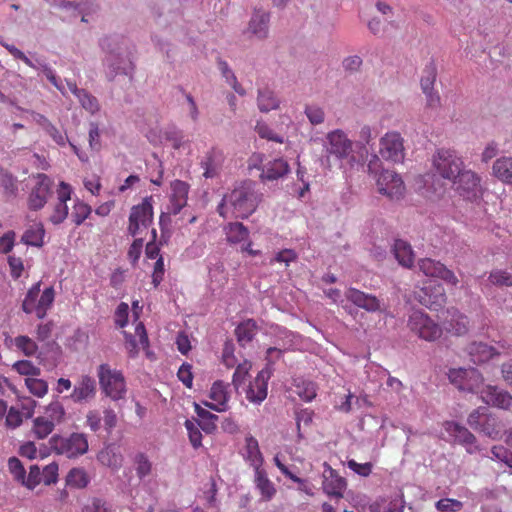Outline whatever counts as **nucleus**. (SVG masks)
I'll return each mask as SVG.
<instances>
[{"label":"nucleus","mask_w":512,"mask_h":512,"mask_svg":"<svg viewBox=\"0 0 512 512\" xmlns=\"http://www.w3.org/2000/svg\"><path fill=\"white\" fill-rule=\"evenodd\" d=\"M246 442V459L254 470L263 468V456L259 448L258 441L253 437L249 436L245 439Z\"/></svg>","instance_id":"72a5a7b5"},{"label":"nucleus","mask_w":512,"mask_h":512,"mask_svg":"<svg viewBox=\"0 0 512 512\" xmlns=\"http://www.w3.org/2000/svg\"><path fill=\"white\" fill-rule=\"evenodd\" d=\"M34 179L36 183L29 193L27 205L30 210L38 211L46 205L48 199L51 197L53 193V181L44 173L36 174Z\"/></svg>","instance_id":"9b49d317"},{"label":"nucleus","mask_w":512,"mask_h":512,"mask_svg":"<svg viewBox=\"0 0 512 512\" xmlns=\"http://www.w3.org/2000/svg\"><path fill=\"white\" fill-rule=\"evenodd\" d=\"M262 196V193L255 190L252 182H243L230 193L224 195L217 207V212L220 216L226 218L227 206H230L236 218H248L256 211L262 201Z\"/></svg>","instance_id":"f257e3e1"},{"label":"nucleus","mask_w":512,"mask_h":512,"mask_svg":"<svg viewBox=\"0 0 512 512\" xmlns=\"http://www.w3.org/2000/svg\"><path fill=\"white\" fill-rule=\"evenodd\" d=\"M66 415L65 408L59 401L51 402L46 406L43 416L56 426L64 421Z\"/></svg>","instance_id":"a19ab883"},{"label":"nucleus","mask_w":512,"mask_h":512,"mask_svg":"<svg viewBox=\"0 0 512 512\" xmlns=\"http://www.w3.org/2000/svg\"><path fill=\"white\" fill-rule=\"evenodd\" d=\"M25 385L29 392L36 397H43L48 392V384L43 379L28 377L25 379Z\"/></svg>","instance_id":"de8ad7c7"},{"label":"nucleus","mask_w":512,"mask_h":512,"mask_svg":"<svg viewBox=\"0 0 512 512\" xmlns=\"http://www.w3.org/2000/svg\"><path fill=\"white\" fill-rule=\"evenodd\" d=\"M8 468L10 473L13 475L14 479L23 484L26 476V471L21 461L16 457H11L8 460Z\"/></svg>","instance_id":"4d7b16f0"},{"label":"nucleus","mask_w":512,"mask_h":512,"mask_svg":"<svg viewBox=\"0 0 512 512\" xmlns=\"http://www.w3.org/2000/svg\"><path fill=\"white\" fill-rule=\"evenodd\" d=\"M170 188L167 214L177 215L187 205L190 186L187 182L177 179L171 182Z\"/></svg>","instance_id":"4468645a"},{"label":"nucleus","mask_w":512,"mask_h":512,"mask_svg":"<svg viewBox=\"0 0 512 512\" xmlns=\"http://www.w3.org/2000/svg\"><path fill=\"white\" fill-rule=\"evenodd\" d=\"M42 481V472L40 468L36 465L30 467V471L28 477L25 476L24 483L27 488L33 489Z\"/></svg>","instance_id":"0e129e2a"},{"label":"nucleus","mask_w":512,"mask_h":512,"mask_svg":"<svg viewBox=\"0 0 512 512\" xmlns=\"http://www.w3.org/2000/svg\"><path fill=\"white\" fill-rule=\"evenodd\" d=\"M467 352L474 364H483L491 360L495 356H499L501 352L494 346L483 342H472L467 347Z\"/></svg>","instance_id":"393cba45"},{"label":"nucleus","mask_w":512,"mask_h":512,"mask_svg":"<svg viewBox=\"0 0 512 512\" xmlns=\"http://www.w3.org/2000/svg\"><path fill=\"white\" fill-rule=\"evenodd\" d=\"M492 421H494V419L485 414L484 411H481V409L473 410L467 419L472 429L482 431L489 437H493L492 431H494V429H489L490 422Z\"/></svg>","instance_id":"c756f323"},{"label":"nucleus","mask_w":512,"mask_h":512,"mask_svg":"<svg viewBox=\"0 0 512 512\" xmlns=\"http://www.w3.org/2000/svg\"><path fill=\"white\" fill-rule=\"evenodd\" d=\"M481 399L486 404L500 409L508 410L512 407V395L496 386L486 385L485 389L482 390Z\"/></svg>","instance_id":"5701e85b"},{"label":"nucleus","mask_w":512,"mask_h":512,"mask_svg":"<svg viewBox=\"0 0 512 512\" xmlns=\"http://www.w3.org/2000/svg\"><path fill=\"white\" fill-rule=\"evenodd\" d=\"M67 482L69 485L81 488L87 485L88 480L86 473L82 469L74 468L68 473Z\"/></svg>","instance_id":"052dcab7"},{"label":"nucleus","mask_w":512,"mask_h":512,"mask_svg":"<svg viewBox=\"0 0 512 512\" xmlns=\"http://www.w3.org/2000/svg\"><path fill=\"white\" fill-rule=\"evenodd\" d=\"M293 385L297 395L305 402H311L317 396V385L313 381L296 378Z\"/></svg>","instance_id":"4c0bfd02"},{"label":"nucleus","mask_w":512,"mask_h":512,"mask_svg":"<svg viewBox=\"0 0 512 512\" xmlns=\"http://www.w3.org/2000/svg\"><path fill=\"white\" fill-rule=\"evenodd\" d=\"M14 344L25 356H33L38 351V345L34 340L25 335L15 337Z\"/></svg>","instance_id":"c03bdc74"},{"label":"nucleus","mask_w":512,"mask_h":512,"mask_svg":"<svg viewBox=\"0 0 512 512\" xmlns=\"http://www.w3.org/2000/svg\"><path fill=\"white\" fill-rule=\"evenodd\" d=\"M257 134L263 138L277 143H283V138L277 135L266 123L257 122L255 126Z\"/></svg>","instance_id":"13d9d810"},{"label":"nucleus","mask_w":512,"mask_h":512,"mask_svg":"<svg viewBox=\"0 0 512 512\" xmlns=\"http://www.w3.org/2000/svg\"><path fill=\"white\" fill-rule=\"evenodd\" d=\"M305 114L312 125H319L324 122L325 113L323 109L317 105L306 106Z\"/></svg>","instance_id":"bf43d9fd"},{"label":"nucleus","mask_w":512,"mask_h":512,"mask_svg":"<svg viewBox=\"0 0 512 512\" xmlns=\"http://www.w3.org/2000/svg\"><path fill=\"white\" fill-rule=\"evenodd\" d=\"M271 372L268 369L261 370L251 381L245 390L246 398L249 402L260 404L267 397L268 380Z\"/></svg>","instance_id":"dca6fc26"},{"label":"nucleus","mask_w":512,"mask_h":512,"mask_svg":"<svg viewBox=\"0 0 512 512\" xmlns=\"http://www.w3.org/2000/svg\"><path fill=\"white\" fill-rule=\"evenodd\" d=\"M449 330L457 336L465 335L469 331V319L466 315L455 310L452 313Z\"/></svg>","instance_id":"ea45409f"},{"label":"nucleus","mask_w":512,"mask_h":512,"mask_svg":"<svg viewBox=\"0 0 512 512\" xmlns=\"http://www.w3.org/2000/svg\"><path fill=\"white\" fill-rule=\"evenodd\" d=\"M436 68L433 64L426 66L423 72V76L420 80V85L423 92H429L434 89V83L436 81Z\"/></svg>","instance_id":"3c124183"},{"label":"nucleus","mask_w":512,"mask_h":512,"mask_svg":"<svg viewBox=\"0 0 512 512\" xmlns=\"http://www.w3.org/2000/svg\"><path fill=\"white\" fill-rule=\"evenodd\" d=\"M76 97L78 98L82 108L88 111L89 113L95 114L99 111L100 106L97 98L91 95L86 90H81Z\"/></svg>","instance_id":"8fccbe9b"},{"label":"nucleus","mask_w":512,"mask_h":512,"mask_svg":"<svg viewBox=\"0 0 512 512\" xmlns=\"http://www.w3.org/2000/svg\"><path fill=\"white\" fill-rule=\"evenodd\" d=\"M432 167L436 175L449 182H456L464 167L463 159L449 148L437 149L432 157Z\"/></svg>","instance_id":"20e7f679"},{"label":"nucleus","mask_w":512,"mask_h":512,"mask_svg":"<svg viewBox=\"0 0 512 512\" xmlns=\"http://www.w3.org/2000/svg\"><path fill=\"white\" fill-rule=\"evenodd\" d=\"M393 253L395 258L398 260L399 264L404 267L410 268L414 263V253L411 248V245L401 239L395 240L393 246Z\"/></svg>","instance_id":"2f4dec72"},{"label":"nucleus","mask_w":512,"mask_h":512,"mask_svg":"<svg viewBox=\"0 0 512 512\" xmlns=\"http://www.w3.org/2000/svg\"><path fill=\"white\" fill-rule=\"evenodd\" d=\"M8 265L10 268V274L13 279H19L24 271L23 260L20 257L11 255L8 257Z\"/></svg>","instance_id":"774afa93"},{"label":"nucleus","mask_w":512,"mask_h":512,"mask_svg":"<svg viewBox=\"0 0 512 512\" xmlns=\"http://www.w3.org/2000/svg\"><path fill=\"white\" fill-rule=\"evenodd\" d=\"M493 175L501 182L512 184V157L498 158L492 167Z\"/></svg>","instance_id":"7c9ffc66"},{"label":"nucleus","mask_w":512,"mask_h":512,"mask_svg":"<svg viewBox=\"0 0 512 512\" xmlns=\"http://www.w3.org/2000/svg\"><path fill=\"white\" fill-rule=\"evenodd\" d=\"M97 377L102 393L113 401L122 400L127 394V384L122 371L107 363L99 365Z\"/></svg>","instance_id":"7ed1b4c3"},{"label":"nucleus","mask_w":512,"mask_h":512,"mask_svg":"<svg viewBox=\"0 0 512 512\" xmlns=\"http://www.w3.org/2000/svg\"><path fill=\"white\" fill-rule=\"evenodd\" d=\"M261 170L260 178L262 180L273 181L286 175L289 172V165L284 159L279 158L267 162Z\"/></svg>","instance_id":"cd10ccee"},{"label":"nucleus","mask_w":512,"mask_h":512,"mask_svg":"<svg viewBox=\"0 0 512 512\" xmlns=\"http://www.w3.org/2000/svg\"><path fill=\"white\" fill-rule=\"evenodd\" d=\"M32 422L31 432L35 438L40 440L47 438L55 428L52 421L48 420V418L43 415L37 416Z\"/></svg>","instance_id":"58836bf2"},{"label":"nucleus","mask_w":512,"mask_h":512,"mask_svg":"<svg viewBox=\"0 0 512 512\" xmlns=\"http://www.w3.org/2000/svg\"><path fill=\"white\" fill-rule=\"evenodd\" d=\"M134 463H135L136 474L139 479H143L151 474L153 466H152L151 461L148 459V457L145 454H143V453L137 454L135 456Z\"/></svg>","instance_id":"09e8293b"},{"label":"nucleus","mask_w":512,"mask_h":512,"mask_svg":"<svg viewBox=\"0 0 512 512\" xmlns=\"http://www.w3.org/2000/svg\"><path fill=\"white\" fill-rule=\"evenodd\" d=\"M443 428L455 442L464 446L468 453H473L477 449L476 438L466 427L454 421H445Z\"/></svg>","instance_id":"f3484780"},{"label":"nucleus","mask_w":512,"mask_h":512,"mask_svg":"<svg viewBox=\"0 0 512 512\" xmlns=\"http://www.w3.org/2000/svg\"><path fill=\"white\" fill-rule=\"evenodd\" d=\"M345 296L347 300L352 302L354 305L368 312H377L381 310L380 300L372 294H368L351 287L345 292Z\"/></svg>","instance_id":"4be33fe9"},{"label":"nucleus","mask_w":512,"mask_h":512,"mask_svg":"<svg viewBox=\"0 0 512 512\" xmlns=\"http://www.w3.org/2000/svg\"><path fill=\"white\" fill-rule=\"evenodd\" d=\"M346 489V480L341 477L335 470L329 469V475L324 476L323 480V491L336 498L343 497V493Z\"/></svg>","instance_id":"bb28decb"},{"label":"nucleus","mask_w":512,"mask_h":512,"mask_svg":"<svg viewBox=\"0 0 512 512\" xmlns=\"http://www.w3.org/2000/svg\"><path fill=\"white\" fill-rule=\"evenodd\" d=\"M376 184L378 192L390 199H400L404 195V182L394 171H382L377 178Z\"/></svg>","instance_id":"f8f14e48"},{"label":"nucleus","mask_w":512,"mask_h":512,"mask_svg":"<svg viewBox=\"0 0 512 512\" xmlns=\"http://www.w3.org/2000/svg\"><path fill=\"white\" fill-rule=\"evenodd\" d=\"M419 269L429 277L442 279L447 284L456 286L459 282L455 273L448 269L444 264L431 258L421 259L418 263Z\"/></svg>","instance_id":"ddd939ff"},{"label":"nucleus","mask_w":512,"mask_h":512,"mask_svg":"<svg viewBox=\"0 0 512 512\" xmlns=\"http://www.w3.org/2000/svg\"><path fill=\"white\" fill-rule=\"evenodd\" d=\"M408 327L420 339L433 342L442 335V328L426 313L415 310L409 315Z\"/></svg>","instance_id":"1a4fd4ad"},{"label":"nucleus","mask_w":512,"mask_h":512,"mask_svg":"<svg viewBox=\"0 0 512 512\" xmlns=\"http://www.w3.org/2000/svg\"><path fill=\"white\" fill-rule=\"evenodd\" d=\"M424 296L420 302L431 310H437L446 302V293L444 287L436 282L430 281L422 289Z\"/></svg>","instance_id":"412c9836"},{"label":"nucleus","mask_w":512,"mask_h":512,"mask_svg":"<svg viewBox=\"0 0 512 512\" xmlns=\"http://www.w3.org/2000/svg\"><path fill=\"white\" fill-rule=\"evenodd\" d=\"M251 366L252 365L250 362L244 361L236 367L232 377V384L234 385L235 389H239V387L245 382Z\"/></svg>","instance_id":"5fc2aeb1"},{"label":"nucleus","mask_w":512,"mask_h":512,"mask_svg":"<svg viewBox=\"0 0 512 512\" xmlns=\"http://www.w3.org/2000/svg\"><path fill=\"white\" fill-rule=\"evenodd\" d=\"M153 223V199L145 197L143 201L131 208L128 232L133 236H142Z\"/></svg>","instance_id":"0eeeda50"},{"label":"nucleus","mask_w":512,"mask_h":512,"mask_svg":"<svg viewBox=\"0 0 512 512\" xmlns=\"http://www.w3.org/2000/svg\"><path fill=\"white\" fill-rule=\"evenodd\" d=\"M91 206L88 204L77 200L73 206L72 210V220L76 225H81L91 214Z\"/></svg>","instance_id":"49530a36"},{"label":"nucleus","mask_w":512,"mask_h":512,"mask_svg":"<svg viewBox=\"0 0 512 512\" xmlns=\"http://www.w3.org/2000/svg\"><path fill=\"white\" fill-rule=\"evenodd\" d=\"M456 190L467 199L475 198L480 191V177L472 170L464 168L457 176L456 182H451Z\"/></svg>","instance_id":"2eb2a0df"},{"label":"nucleus","mask_w":512,"mask_h":512,"mask_svg":"<svg viewBox=\"0 0 512 512\" xmlns=\"http://www.w3.org/2000/svg\"><path fill=\"white\" fill-rule=\"evenodd\" d=\"M12 368L20 375L25 376H39L41 373L40 368L29 360H19L13 364Z\"/></svg>","instance_id":"603ef678"},{"label":"nucleus","mask_w":512,"mask_h":512,"mask_svg":"<svg viewBox=\"0 0 512 512\" xmlns=\"http://www.w3.org/2000/svg\"><path fill=\"white\" fill-rule=\"evenodd\" d=\"M219 68H220L223 76L226 78L227 82L232 85L235 92L238 93L239 95H244L245 90L237 82L236 76L234 75L233 71L229 68L228 64L225 61H220Z\"/></svg>","instance_id":"6e6d98bb"},{"label":"nucleus","mask_w":512,"mask_h":512,"mask_svg":"<svg viewBox=\"0 0 512 512\" xmlns=\"http://www.w3.org/2000/svg\"><path fill=\"white\" fill-rule=\"evenodd\" d=\"M41 282H37L34 284L27 292L23 302H22V310L31 314L35 312L37 318L43 319L48 310L53 305L55 299V291L52 286L47 287L43 290L39 299L37 300L40 293Z\"/></svg>","instance_id":"39448f33"},{"label":"nucleus","mask_w":512,"mask_h":512,"mask_svg":"<svg viewBox=\"0 0 512 512\" xmlns=\"http://www.w3.org/2000/svg\"><path fill=\"white\" fill-rule=\"evenodd\" d=\"M255 488L260 494V500L263 502L271 501L276 493L277 489L275 484L270 480L268 474L264 468L254 470L253 479Z\"/></svg>","instance_id":"b1692460"},{"label":"nucleus","mask_w":512,"mask_h":512,"mask_svg":"<svg viewBox=\"0 0 512 512\" xmlns=\"http://www.w3.org/2000/svg\"><path fill=\"white\" fill-rule=\"evenodd\" d=\"M49 443L52 449L68 458H75L85 454L88 451V440L83 433H72L67 437L53 435Z\"/></svg>","instance_id":"423d86ee"},{"label":"nucleus","mask_w":512,"mask_h":512,"mask_svg":"<svg viewBox=\"0 0 512 512\" xmlns=\"http://www.w3.org/2000/svg\"><path fill=\"white\" fill-rule=\"evenodd\" d=\"M280 101L269 88L259 89L257 105L261 112L267 113L279 107Z\"/></svg>","instance_id":"c9c22d12"},{"label":"nucleus","mask_w":512,"mask_h":512,"mask_svg":"<svg viewBox=\"0 0 512 512\" xmlns=\"http://www.w3.org/2000/svg\"><path fill=\"white\" fill-rule=\"evenodd\" d=\"M143 246L144 238L142 236L135 237L133 243L130 245L128 250V258L133 264H135L139 260Z\"/></svg>","instance_id":"e2e57ef3"},{"label":"nucleus","mask_w":512,"mask_h":512,"mask_svg":"<svg viewBox=\"0 0 512 512\" xmlns=\"http://www.w3.org/2000/svg\"><path fill=\"white\" fill-rule=\"evenodd\" d=\"M448 378L459 390L480 394V396L486 387L482 374L475 368L450 369Z\"/></svg>","instance_id":"6e6552de"},{"label":"nucleus","mask_w":512,"mask_h":512,"mask_svg":"<svg viewBox=\"0 0 512 512\" xmlns=\"http://www.w3.org/2000/svg\"><path fill=\"white\" fill-rule=\"evenodd\" d=\"M223 161V154L220 150L211 149L207 152L203 160L201 161V167L203 168V176L205 178H213L217 175Z\"/></svg>","instance_id":"c85d7f7f"},{"label":"nucleus","mask_w":512,"mask_h":512,"mask_svg":"<svg viewBox=\"0 0 512 512\" xmlns=\"http://www.w3.org/2000/svg\"><path fill=\"white\" fill-rule=\"evenodd\" d=\"M493 458L505 463L509 468L512 469V452H510L504 446H493L491 449Z\"/></svg>","instance_id":"680f3d73"},{"label":"nucleus","mask_w":512,"mask_h":512,"mask_svg":"<svg viewBox=\"0 0 512 512\" xmlns=\"http://www.w3.org/2000/svg\"><path fill=\"white\" fill-rule=\"evenodd\" d=\"M185 427L188 432L191 445L196 449L199 448L202 445V433L199 429V423L186 420Z\"/></svg>","instance_id":"864d4df0"},{"label":"nucleus","mask_w":512,"mask_h":512,"mask_svg":"<svg viewBox=\"0 0 512 512\" xmlns=\"http://www.w3.org/2000/svg\"><path fill=\"white\" fill-rule=\"evenodd\" d=\"M225 232L227 241L232 244L246 242L249 239L248 228L240 222L229 223L225 227Z\"/></svg>","instance_id":"f704fd0d"},{"label":"nucleus","mask_w":512,"mask_h":512,"mask_svg":"<svg viewBox=\"0 0 512 512\" xmlns=\"http://www.w3.org/2000/svg\"><path fill=\"white\" fill-rule=\"evenodd\" d=\"M323 151L326 157L335 158L338 161H346L353 168L363 162V156L354 153V142L342 129L328 132L323 140Z\"/></svg>","instance_id":"f03ea898"},{"label":"nucleus","mask_w":512,"mask_h":512,"mask_svg":"<svg viewBox=\"0 0 512 512\" xmlns=\"http://www.w3.org/2000/svg\"><path fill=\"white\" fill-rule=\"evenodd\" d=\"M463 507L462 502L456 499H441L436 503V508L442 512H457L460 511Z\"/></svg>","instance_id":"338daca9"},{"label":"nucleus","mask_w":512,"mask_h":512,"mask_svg":"<svg viewBox=\"0 0 512 512\" xmlns=\"http://www.w3.org/2000/svg\"><path fill=\"white\" fill-rule=\"evenodd\" d=\"M71 194V186L64 181H61L57 189V203L54 205L52 214L49 216V220L53 224H60L67 218V201L71 199Z\"/></svg>","instance_id":"a211bd4d"},{"label":"nucleus","mask_w":512,"mask_h":512,"mask_svg":"<svg viewBox=\"0 0 512 512\" xmlns=\"http://www.w3.org/2000/svg\"><path fill=\"white\" fill-rule=\"evenodd\" d=\"M45 229L42 223L29 227L21 237V241L30 246L41 247L44 243Z\"/></svg>","instance_id":"e433bc0d"},{"label":"nucleus","mask_w":512,"mask_h":512,"mask_svg":"<svg viewBox=\"0 0 512 512\" xmlns=\"http://www.w3.org/2000/svg\"><path fill=\"white\" fill-rule=\"evenodd\" d=\"M209 398L212 402H204L205 406L216 412L227 411L230 398L229 384L221 380L215 381L210 389Z\"/></svg>","instance_id":"aec40b11"},{"label":"nucleus","mask_w":512,"mask_h":512,"mask_svg":"<svg viewBox=\"0 0 512 512\" xmlns=\"http://www.w3.org/2000/svg\"><path fill=\"white\" fill-rule=\"evenodd\" d=\"M0 188L3 189L5 197L10 198L16 196V178L11 173L0 170Z\"/></svg>","instance_id":"37998d69"},{"label":"nucleus","mask_w":512,"mask_h":512,"mask_svg":"<svg viewBox=\"0 0 512 512\" xmlns=\"http://www.w3.org/2000/svg\"><path fill=\"white\" fill-rule=\"evenodd\" d=\"M257 329V324L253 319L241 322L235 329L238 343L243 347L246 346L255 337Z\"/></svg>","instance_id":"473e14b6"},{"label":"nucleus","mask_w":512,"mask_h":512,"mask_svg":"<svg viewBox=\"0 0 512 512\" xmlns=\"http://www.w3.org/2000/svg\"><path fill=\"white\" fill-rule=\"evenodd\" d=\"M96 381L89 375H82L75 383L70 398L75 403H84L93 400L96 396Z\"/></svg>","instance_id":"6ab92c4d"},{"label":"nucleus","mask_w":512,"mask_h":512,"mask_svg":"<svg viewBox=\"0 0 512 512\" xmlns=\"http://www.w3.org/2000/svg\"><path fill=\"white\" fill-rule=\"evenodd\" d=\"M379 154L393 163H401L405 157L404 140L399 132L390 131L384 134L379 141Z\"/></svg>","instance_id":"9d476101"},{"label":"nucleus","mask_w":512,"mask_h":512,"mask_svg":"<svg viewBox=\"0 0 512 512\" xmlns=\"http://www.w3.org/2000/svg\"><path fill=\"white\" fill-rule=\"evenodd\" d=\"M488 280L491 284L499 287H512V273L495 269L490 272Z\"/></svg>","instance_id":"a18cd8bd"},{"label":"nucleus","mask_w":512,"mask_h":512,"mask_svg":"<svg viewBox=\"0 0 512 512\" xmlns=\"http://www.w3.org/2000/svg\"><path fill=\"white\" fill-rule=\"evenodd\" d=\"M58 478V464L52 462L46 465L42 470V481L46 485L53 484Z\"/></svg>","instance_id":"69168bd1"},{"label":"nucleus","mask_w":512,"mask_h":512,"mask_svg":"<svg viewBox=\"0 0 512 512\" xmlns=\"http://www.w3.org/2000/svg\"><path fill=\"white\" fill-rule=\"evenodd\" d=\"M98 461L107 467L118 468L121 466V456L116 454L112 448L106 447L102 449L97 455Z\"/></svg>","instance_id":"79ce46f5"},{"label":"nucleus","mask_w":512,"mask_h":512,"mask_svg":"<svg viewBox=\"0 0 512 512\" xmlns=\"http://www.w3.org/2000/svg\"><path fill=\"white\" fill-rule=\"evenodd\" d=\"M270 14L263 10H255L248 25V32L258 39H264L269 31Z\"/></svg>","instance_id":"a878e982"}]
</instances>
